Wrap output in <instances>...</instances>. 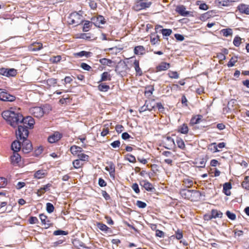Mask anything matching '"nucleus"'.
Returning a JSON list of instances; mask_svg holds the SVG:
<instances>
[{
	"mask_svg": "<svg viewBox=\"0 0 249 249\" xmlns=\"http://www.w3.org/2000/svg\"><path fill=\"white\" fill-rule=\"evenodd\" d=\"M3 118L12 127H18L19 126L27 128H32L34 127L35 122L31 116H27L24 118L23 115L18 111L11 108L10 110L3 111L1 114Z\"/></svg>",
	"mask_w": 249,
	"mask_h": 249,
	"instance_id": "1",
	"label": "nucleus"
},
{
	"mask_svg": "<svg viewBox=\"0 0 249 249\" xmlns=\"http://www.w3.org/2000/svg\"><path fill=\"white\" fill-rule=\"evenodd\" d=\"M18 139L21 142V149L23 153H29L33 149V146L30 141L27 139L29 135V130L27 128L19 126L18 129L16 132Z\"/></svg>",
	"mask_w": 249,
	"mask_h": 249,
	"instance_id": "2",
	"label": "nucleus"
},
{
	"mask_svg": "<svg viewBox=\"0 0 249 249\" xmlns=\"http://www.w3.org/2000/svg\"><path fill=\"white\" fill-rule=\"evenodd\" d=\"M83 21V16L76 12L71 13L68 18L67 22L70 25L76 26Z\"/></svg>",
	"mask_w": 249,
	"mask_h": 249,
	"instance_id": "3",
	"label": "nucleus"
},
{
	"mask_svg": "<svg viewBox=\"0 0 249 249\" xmlns=\"http://www.w3.org/2000/svg\"><path fill=\"white\" fill-rule=\"evenodd\" d=\"M151 4L149 0H137L133 7V9L139 11L146 8H148Z\"/></svg>",
	"mask_w": 249,
	"mask_h": 249,
	"instance_id": "4",
	"label": "nucleus"
},
{
	"mask_svg": "<svg viewBox=\"0 0 249 249\" xmlns=\"http://www.w3.org/2000/svg\"><path fill=\"white\" fill-rule=\"evenodd\" d=\"M29 112L35 117L41 118L45 112V107H31L29 109Z\"/></svg>",
	"mask_w": 249,
	"mask_h": 249,
	"instance_id": "5",
	"label": "nucleus"
},
{
	"mask_svg": "<svg viewBox=\"0 0 249 249\" xmlns=\"http://www.w3.org/2000/svg\"><path fill=\"white\" fill-rule=\"evenodd\" d=\"M15 96L9 94L6 90L0 89V100L6 102H13L16 100Z\"/></svg>",
	"mask_w": 249,
	"mask_h": 249,
	"instance_id": "6",
	"label": "nucleus"
},
{
	"mask_svg": "<svg viewBox=\"0 0 249 249\" xmlns=\"http://www.w3.org/2000/svg\"><path fill=\"white\" fill-rule=\"evenodd\" d=\"M63 135L58 131H55L48 138V141L51 143L57 142L62 138Z\"/></svg>",
	"mask_w": 249,
	"mask_h": 249,
	"instance_id": "7",
	"label": "nucleus"
},
{
	"mask_svg": "<svg viewBox=\"0 0 249 249\" xmlns=\"http://www.w3.org/2000/svg\"><path fill=\"white\" fill-rule=\"evenodd\" d=\"M161 144L165 148L170 149L174 146L175 144L174 141L172 139L169 137H167L164 138L163 140H162Z\"/></svg>",
	"mask_w": 249,
	"mask_h": 249,
	"instance_id": "8",
	"label": "nucleus"
},
{
	"mask_svg": "<svg viewBox=\"0 0 249 249\" xmlns=\"http://www.w3.org/2000/svg\"><path fill=\"white\" fill-rule=\"evenodd\" d=\"M39 218L41 221L42 225H44L45 229H48L52 226L53 224L51 222L47 215L43 213L40 214Z\"/></svg>",
	"mask_w": 249,
	"mask_h": 249,
	"instance_id": "9",
	"label": "nucleus"
},
{
	"mask_svg": "<svg viewBox=\"0 0 249 249\" xmlns=\"http://www.w3.org/2000/svg\"><path fill=\"white\" fill-rule=\"evenodd\" d=\"M107 166L105 167V170L109 172V175L111 178H115V166L112 161H108L107 162Z\"/></svg>",
	"mask_w": 249,
	"mask_h": 249,
	"instance_id": "10",
	"label": "nucleus"
},
{
	"mask_svg": "<svg viewBox=\"0 0 249 249\" xmlns=\"http://www.w3.org/2000/svg\"><path fill=\"white\" fill-rule=\"evenodd\" d=\"M180 193L182 197L191 199L193 195L196 193V192L193 190L182 189L180 191Z\"/></svg>",
	"mask_w": 249,
	"mask_h": 249,
	"instance_id": "11",
	"label": "nucleus"
},
{
	"mask_svg": "<svg viewBox=\"0 0 249 249\" xmlns=\"http://www.w3.org/2000/svg\"><path fill=\"white\" fill-rule=\"evenodd\" d=\"M10 159L11 164L14 166H17L21 160V156L18 152H13V154L11 156Z\"/></svg>",
	"mask_w": 249,
	"mask_h": 249,
	"instance_id": "12",
	"label": "nucleus"
},
{
	"mask_svg": "<svg viewBox=\"0 0 249 249\" xmlns=\"http://www.w3.org/2000/svg\"><path fill=\"white\" fill-rule=\"evenodd\" d=\"M48 175L46 170L40 169L36 171L34 174V178L39 179L46 177Z\"/></svg>",
	"mask_w": 249,
	"mask_h": 249,
	"instance_id": "13",
	"label": "nucleus"
},
{
	"mask_svg": "<svg viewBox=\"0 0 249 249\" xmlns=\"http://www.w3.org/2000/svg\"><path fill=\"white\" fill-rule=\"evenodd\" d=\"M92 20L94 24L98 27H100L101 25L104 24L106 23L105 18L102 16H98L97 17L93 18Z\"/></svg>",
	"mask_w": 249,
	"mask_h": 249,
	"instance_id": "14",
	"label": "nucleus"
},
{
	"mask_svg": "<svg viewBox=\"0 0 249 249\" xmlns=\"http://www.w3.org/2000/svg\"><path fill=\"white\" fill-rule=\"evenodd\" d=\"M70 151L73 156L77 157L78 154L83 151V149L80 146L73 145L70 147Z\"/></svg>",
	"mask_w": 249,
	"mask_h": 249,
	"instance_id": "15",
	"label": "nucleus"
},
{
	"mask_svg": "<svg viewBox=\"0 0 249 249\" xmlns=\"http://www.w3.org/2000/svg\"><path fill=\"white\" fill-rule=\"evenodd\" d=\"M237 9L242 14L249 15V5L240 4L238 6Z\"/></svg>",
	"mask_w": 249,
	"mask_h": 249,
	"instance_id": "16",
	"label": "nucleus"
},
{
	"mask_svg": "<svg viewBox=\"0 0 249 249\" xmlns=\"http://www.w3.org/2000/svg\"><path fill=\"white\" fill-rule=\"evenodd\" d=\"M43 48V45L40 42H34L29 47L30 51L32 52L37 51Z\"/></svg>",
	"mask_w": 249,
	"mask_h": 249,
	"instance_id": "17",
	"label": "nucleus"
},
{
	"mask_svg": "<svg viewBox=\"0 0 249 249\" xmlns=\"http://www.w3.org/2000/svg\"><path fill=\"white\" fill-rule=\"evenodd\" d=\"M145 49L143 46L139 45L134 49V53L137 55H142L145 53Z\"/></svg>",
	"mask_w": 249,
	"mask_h": 249,
	"instance_id": "18",
	"label": "nucleus"
},
{
	"mask_svg": "<svg viewBox=\"0 0 249 249\" xmlns=\"http://www.w3.org/2000/svg\"><path fill=\"white\" fill-rule=\"evenodd\" d=\"M11 149L13 152H18L21 149V142L15 141L11 144Z\"/></svg>",
	"mask_w": 249,
	"mask_h": 249,
	"instance_id": "19",
	"label": "nucleus"
},
{
	"mask_svg": "<svg viewBox=\"0 0 249 249\" xmlns=\"http://www.w3.org/2000/svg\"><path fill=\"white\" fill-rule=\"evenodd\" d=\"M91 53L90 52H87L85 51H82L80 52L74 53L73 55L75 57L80 58L83 56H85L88 58L90 56Z\"/></svg>",
	"mask_w": 249,
	"mask_h": 249,
	"instance_id": "20",
	"label": "nucleus"
},
{
	"mask_svg": "<svg viewBox=\"0 0 249 249\" xmlns=\"http://www.w3.org/2000/svg\"><path fill=\"white\" fill-rule=\"evenodd\" d=\"M141 185L142 186L144 187V188L148 191H151L154 189L153 185L146 180L142 181L141 182Z\"/></svg>",
	"mask_w": 249,
	"mask_h": 249,
	"instance_id": "21",
	"label": "nucleus"
},
{
	"mask_svg": "<svg viewBox=\"0 0 249 249\" xmlns=\"http://www.w3.org/2000/svg\"><path fill=\"white\" fill-rule=\"evenodd\" d=\"M133 65L136 72V75L141 76L142 74V71L139 66V61L135 59L133 62Z\"/></svg>",
	"mask_w": 249,
	"mask_h": 249,
	"instance_id": "22",
	"label": "nucleus"
},
{
	"mask_svg": "<svg viewBox=\"0 0 249 249\" xmlns=\"http://www.w3.org/2000/svg\"><path fill=\"white\" fill-rule=\"evenodd\" d=\"M52 187V184L51 183H48L45 185H44L43 187H41L37 191V196H41L42 194H43L45 192L49 190V188Z\"/></svg>",
	"mask_w": 249,
	"mask_h": 249,
	"instance_id": "23",
	"label": "nucleus"
},
{
	"mask_svg": "<svg viewBox=\"0 0 249 249\" xmlns=\"http://www.w3.org/2000/svg\"><path fill=\"white\" fill-rule=\"evenodd\" d=\"M231 189V183L226 182L223 185V192L227 196H229L231 195V193L230 190Z\"/></svg>",
	"mask_w": 249,
	"mask_h": 249,
	"instance_id": "24",
	"label": "nucleus"
},
{
	"mask_svg": "<svg viewBox=\"0 0 249 249\" xmlns=\"http://www.w3.org/2000/svg\"><path fill=\"white\" fill-rule=\"evenodd\" d=\"M177 11L182 16H187L189 14V12L186 11V8L183 5L178 6Z\"/></svg>",
	"mask_w": 249,
	"mask_h": 249,
	"instance_id": "25",
	"label": "nucleus"
},
{
	"mask_svg": "<svg viewBox=\"0 0 249 249\" xmlns=\"http://www.w3.org/2000/svg\"><path fill=\"white\" fill-rule=\"evenodd\" d=\"M170 67V64L166 62H161L158 66H157V72L161 71H165Z\"/></svg>",
	"mask_w": 249,
	"mask_h": 249,
	"instance_id": "26",
	"label": "nucleus"
},
{
	"mask_svg": "<svg viewBox=\"0 0 249 249\" xmlns=\"http://www.w3.org/2000/svg\"><path fill=\"white\" fill-rule=\"evenodd\" d=\"M146 107H147V110L151 111L153 109L154 110L155 107L156 106V102L154 100H147L145 102Z\"/></svg>",
	"mask_w": 249,
	"mask_h": 249,
	"instance_id": "27",
	"label": "nucleus"
},
{
	"mask_svg": "<svg viewBox=\"0 0 249 249\" xmlns=\"http://www.w3.org/2000/svg\"><path fill=\"white\" fill-rule=\"evenodd\" d=\"M111 79V75L107 71L104 72L101 75V79L99 82H102L106 81H110Z\"/></svg>",
	"mask_w": 249,
	"mask_h": 249,
	"instance_id": "28",
	"label": "nucleus"
},
{
	"mask_svg": "<svg viewBox=\"0 0 249 249\" xmlns=\"http://www.w3.org/2000/svg\"><path fill=\"white\" fill-rule=\"evenodd\" d=\"M85 163V162L78 159H76L72 162L73 166L75 169H79L82 168Z\"/></svg>",
	"mask_w": 249,
	"mask_h": 249,
	"instance_id": "29",
	"label": "nucleus"
},
{
	"mask_svg": "<svg viewBox=\"0 0 249 249\" xmlns=\"http://www.w3.org/2000/svg\"><path fill=\"white\" fill-rule=\"evenodd\" d=\"M99 62L103 65L111 66L113 62L109 59L103 58L99 59Z\"/></svg>",
	"mask_w": 249,
	"mask_h": 249,
	"instance_id": "30",
	"label": "nucleus"
},
{
	"mask_svg": "<svg viewBox=\"0 0 249 249\" xmlns=\"http://www.w3.org/2000/svg\"><path fill=\"white\" fill-rule=\"evenodd\" d=\"M97 87L98 89L100 91L102 92L107 91L110 89L109 86L106 84L105 83L100 84Z\"/></svg>",
	"mask_w": 249,
	"mask_h": 249,
	"instance_id": "31",
	"label": "nucleus"
},
{
	"mask_svg": "<svg viewBox=\"0 0 249 249\" xmlns=\"http://www.w3.org/2000/svg\"><path fill=\"white\" fill-rule=\"evenodd\" d=\"M77 157V159L82 161L85 163L89 161V155H86L83 152L81 153L80 154H78Z\"/></svg>",
	"mask_w": 249,
	"mask_h": 249,
	"instance_id": "32",
	"label": "nucleus"
},
{
	"mask_svg": "<svg viewBox=\"0 0 249 249\" xmlns=\"http://www.w3.org/2000/svg\"><path fill=\"white\" fill-rule=\"evenodd\" d=\"M201 119V116H200V115L195 116L191 119V120L190 121V124L191 125H194L195 124H197L199 123Z\"/></svg>",
	"mask_w": 249,
	"mask_h": 249,
	"instance_id": "33",
	"label": "nucleus"
},
{
	"mask_svg": "<svg viewBox=\"0 0 249 249\" xmlns=\"http://www.w3.org/2000/svg\"><path fill=\"white\" fill-rule=\"evenodd\" d=\"M222 213L217 210H213L211 212L212 218L221 217L222 216Z\"/></svg>",
	"mask_w": 249,
	"mask_h": 249,
	"instance_id": "34",
	"label": "nucleus"
},
{
	"mask_svg": "<svg viewBox=\"0 0 249 249\" xmlns=\"http://www.w3.org/2000/svg\"><path fill=\"white\" fill-rule=\"evenodd\" d=\"M97 226L101 231H103L107 232L109 230V228L102 223H97Z\"/></svg>",
	"mask_w": 249,
	"mask_h": 249,
	"instance_id": "35",
	"label": "nucleus"
},
{
	"mask_svg": "<svg viewBox=\"0 0 249 249\" xmlns=\"http://www.w3.org/2000/svg\"><path fill=\"white\" fill-rule=\"evenodd\" d=\"M178 146L181 149L184 150L185 148V145L184 141L181 139H178L176 140Z\"/></svg>",
	"mask_w": 249,
	"mask_h": 249,
	"instance_id": "36",
	"label": "nucleus"
},
{
	"mask_svg": "<svg viewBox=\"0 0 249 249\" xmlns=\"http://www.w3.org/2000/svg\"><path fill=\"white\" fill-rule=\"evenodd\" d=\"M92 23V22H90L89 21H86L83 27V31L84 32H88L90 28Z\"/></svg>",
	"mask_w": 249,
	"mask_h": 249,
	"instance_id": "37",
	"label": "nucleus"
},
{
	"mask_svg": "<svg viewBox=\"0 0 249 249\" xmlns=\"http://www.w3.org/2000/svg\"><path fill=\"white\" fill-rule=\"evenodd\" d=\"M221 32L222 33L223 35L226 37L230 36L232 34V29L230 28L223 29L221 30Z\"/></svg>",
	"mask_w": 249,
	"mask_h": 249,
	"instance_id": "38",
	"label": "nucleus"
},
{
	"mask_svg": "<svg viewBox=\"0 0 249 249\" xmlns=\"http://www.w3.org/2000/svg\"><path fill=\"white\" fill-rule=\"evenodd\" d=\"M179 131L182 134H187L188 132V127L186 124H183L179 128Z\"/></svg>",
	"mask_w": 249,
	"mask_h": 249,
	"instance_id": "39",
	"label": "nucleus"
},
{
	"mask_svg": "<svg viewBox=\"0 0 249 249\" xmlns=\"http://www.w3.org/2000/svg\"><path fill=\"white\" fill-rule=\"evenodd\" d=\"M232 0H218V5L219 6H227L229 5L230 2Z\"/></svg>",
	"mask_w": 249,
	"mask_h": 249,
	"instance_id": "40",
	"label": "nucleus"
},
{
	"mask_svg": "<svg viewBox=\"0 0 249 249\" xmlns=\"http://www.w3.org/2000/svg\"><path fill=\"white\" fill-rule=\"evenodd\" d=\"M125 159L126 160L129 161L130 162L135 163L136 162V158L135 156L131 154H127L125 156Z\"/></svg>",
	"mask_w": 249,
	"mask_h": 249,
	"instance_id": "41",
	"label": "nucleus"
},
{
	"mask_svg": "<svg viewBox=\"0 0 249 249\" xmlns=\"http://www.w3.org/2000/svg\"><path fill=\"white\" fill-rule=\"evenodd\" d=\"M57 81L56 79L52 78L47 80V83L48 85L55 86L57 84Z\"/></svg>",
	"mask_w": 249,
	"mask_h": 249,
	"instance_id": "42",
	"label": "nucleus"
},
{
	"mask_svg": "<svg viewBox=\"0 0 249 249\" xmlns=\"http://www.w3.org/2000/svg\"><path fill=\"white\" fill-rule=\"evenodd\" d=\"M54 209V207L52 203L48 202L46 204V210L48 213H52L53 212Z\"/></svg>",
	"mask_w": 249,
	"mask_h": 249,
	"instance_id": "43",
	"label": "nucleus"
},
{
	"mask_svg": "<svg viewBox=\"0 0 249 249\" xmlns=\"http://www.w3.org/2000/svg\"><path fill=\"white\" fill-rule=\"evenodd\" d=\"M104 128L101 133V135L103 137L106 136L109 133V128L107 124H105L104 125Z\"/></svg>",
	"mask_w": 249,
	"mask_h": 249,
	"instance_id": "44",
	"label": "nucleus"
},
{
	"mask_svg": "<svg viewBox=\"0 0 249 249\" xmlns=\"http://www.w3.org/2000/svg\"><path fill=\"white\" fill-rule=\"evenodd\" d=\"M163 36H169L172 31L171 29H164L160 30Z\"/></svg>",
	"mask_w": 249,
	"mask_h": 249,
	"instance_id": "45",
	"label": "nucleus"
},
{
	"mask_svg": "<svg viewBox=\"0 0 249 249\" xmlns=\"http://www.w3.org/2000/svg\"><path fill=\"white\" fill-rule=\"evenodd\" d=\"M53 235H66L68 234V232L67 231H62L61 230H58L54 231Z\"/></svg>",
	"mask_w": 249,
	"mask_h": 249,
	"instance_id": "46",
	"label": "nucleus"
},
{
	"mask_svg": "<svg viewBox=\"0 0 249 249\" xmlns=\"http://www.w3.org/2000/svg\"><path fill=\"white\" fill-rule=\"evenodd\" d=\"M80 67L83 70L87 71H90L92 69L91 67L89 65L84 62L81 63Z\"/></svg>",
	"mask_w": 249,
	"mask_h": 249,
	"instance_id": "47",
	"label": "nucleus"
},
{
	"mask_svg": "<svg viewBox=\"0 0 249 249\" xmlns=\"http://www.w3.org/2000/svg\"><path fill=\"white\" fill-rule=\"evenodd\" d=\"M241 43V38L239 36H235L234 38L233 43L236 47H239Z\"/></svg>",
	"mask_w": 249,
	"mask_h": 249,
	"instance_id": "48",
	"label": "nucleus"
},
{
	"mask_svg": "<svg viewBox=\"0 0 249 249\" xmlns=\"http://www.w3.org/2000/svg\"><path fill=\"white\" fill-rule=\"evenodd\" d=\"M28 221L31 224H37L39 222L38 220L36 217L31 216L28 219Z\"/></svg>",
	"mask_w": 249,
	"mask_h": 249,
	"instance_id": "49",
	"label": "nucleus"
},
{
	"mask_svg": "<svg viewBox=\"0 0 249 249\" xmlns=\"http://www.w3.org/2000/svg\"><path fill=\"white\" fill-rule=\"evenodd\" d=\"M17 73V71L14 69H8L7 76H14Z\"/></svg>",
	"mask_w": 249,
	"mask_h": 249,
	"instance_id": "50",
	"label": "nucleus"
},
{
	"mask_svg": "<svg viewBox=\"0 0 249 249\" xmlns=\"http://www.w3.org/2000/svg\"><path fill=\"white\" fill-rule=\"evenodd\" d=\"M168 74L171 78L178 79L179 78L178 74L177 71H169Z\"/></svg>",
	"mask_w": 249,
	"mask_h": 249,
	"instance_id": "51",
	"label": "nucleus"
},
{
	"mask_svg": "<svg viewBox=\"0 0 249 249\" xmlns=\"http://www.w3.org/2000/svg\"><path fill=\"white\" fill-rule=\"evenodd\" d=\"M7 179L5 178H0V188L4 187L7 185Z\"/></svg>",
	"mask_w": 249,
	"mask_h": 249,
	"instance_id": "52",
	"label": "nucleus"
},
{
	"mask_svg": "<svg viewBox=\"0 0 249 249\" xmlns=\"http://www.w3.org/2000/svg\"><path fill=\"white\" fill-rule=\"evenodd\" d=\"M172 237H176V238L177 239L179 240L181 239L183 237L182 232L181 231L178 230L176 232L175 234L174 235H173Z\"/></svg>",
	"mask_w": 249,
	"mask_h": 249,
	"instance_id": "53",
	"label": "nucleus"
},
{
	"mask_svg": "<svg viewBox=\"0 0 249 249\" xmlns=\"http://www.w3.org/2000/svg\"><path fill=\"white\" fill-rule=\"evenodd\" d=\"M237 58L236 57H235V58H233V57H232L230 61L228 62V66L229 67H231L232 66H233L235 64V63L237 62Z\"/></svg>",
	"mask_w": 249,
	"mask_h": 249,
	"instance_id": "54",
	"label": "nucleus"
},
{
	"mask_svg": "<svg viewBox=\"0 0 249 249\" xmlns=\"http://www.w3.org/2000/svg\"><path fill=\"white\" fill-rule=\"evenodd\" d=\"M226 215L228 218L232 220H234L236 218V215L234 213H231L229 211L226 212Z\"/></svg>",
	"mask_w": 249,
	"mask_h": 249,
	"instance_id": "55",
	"label": "nucleus"
},
{
	"mask_svg": "<svg viewBox=\"0 0 249 249\" xmlns=\"http://www.w3.org/2000/svg\"><path fill=\"white\" fill-rule=\"evenodd\" d=\"M136 205L140 208H144L146 207V204L140 200L137 201Z\"/></svg>",
	"mask_w": 249,
	"mask_h": 249,
	"instance_id": "56",
	"label": "nucleus"
},
{
	"mask_svg": "<svg viewBox=\"0 0 249 249\" xmlns=\"http://www.w3.org/2000/svg\"><path fill=\"white\" fill-rule=\"evenodd\" d=\"M131 188L136 193L139 194L140 192L139 187L137 183H133L131 186Z\"/></svg>",
	"mask_w": 249,
	"mask_h": 249,
	"instance_id": "57",
	"label": "nucleus"
},
{
	"mask_svg": "<svg viewBox=\"0 0 249 249\" xmlns=\"http://www.w3.org/2000/svg\"><path fill=\"white\" fill-rule=\"evenodd\" d=\"M80 38L89 40L91 37L89 33H83L80 35Z\"/></svg>",
	"mask_w": 249,
	"mask_h": 249,
	"instance_id": "58",
	"label": "nucleus"
},
{
	"mask_svg": "<svg viewBox=\"0 0 249 249\" xmlns=\"http://www.w3.org/2000/svg\"><path fill=\"white\" fill-rule=\"evenodd\" d=\"M61 59V56L60 55L54 56L51 58V61L53 63H58Z\"/></svg>",
	"mask_w": 249,
	"mask_h": 249,
	"instance_id": "59",
	"label": "nucleus"
},
{
	"mask_svg": "<svg viewBox=\"0 0 249 249\" xmlns=\"http://www.w3.org/2000/svg\"><path fill=\"white\" fill-rule=\"evenodd\" d=\"M183 182L184 183V184L188 187L191 186L193 184V181L192 179H188V178H187V179H185L184 180H183Z\"/></svg>",
	"mask_w": 249,
	"mask_h": 249,
	"instance_id": "60",
	"label": "nucleus"
},
{
	"mask_svg": "<svg viewBox=\"0 0 249 249\" xmlns=\"http://www.w3.org/2000/svg\"><path fill=\"white\" fill-rule=\"evenodd\" d=\"M43 151V148L42 146H39L35 151V155L37 156L40 155Z\"/></svg>",
	"mask_w": 249,
	"mask_h": 249,
	"instance_id": "61",
	"label": "nucleus"
},
{
	"mask_svg": "<svg viewBox=\"0 0 249 249\" xmlns=\"http://www.w3.org/2000/svg\"><path fill=\"white\" fill-rule=\"evenodd\" d=\"M98 184L100 187H105L107 186V183L102 178H99L98 180Z\"/></svg>",
	"mask_w": 249,
	"mask_h": 249,
	"instance_id": "62",
	"label": "nucleus"
},
{
	"mask_svg": "<svg viewBox=\"0 0 249 249\" xmlns=\"http://www.w3.org/2000/svg\"><path fill=\"white\" fill-rule=\"evenodd\" d=\"M110 145L113 148H114L119 147L120 146V142L118 140L115 141H114L113 142H112V143H111Z\"/></svg>",
	"mask_w": 249,
	"mask_h": 249,
	"instance_id": "63",
	"label": "nucleus"
},
{
	"mask_svg": "<svg viewBox=\"0 0 249 249\" xmlns=\"http://www.w3.org/2000/svg\"><path fill=\"white\" fill-rule=\"evenodd\" d=\"M102 195L106 200H108L110 199V196L106 191H102Z\"/></svg>",
	"mask_w": 249,
	"mask_h": 249,
	"instance_id": "64",
	"label": "nucleus"
}]
</instances>
